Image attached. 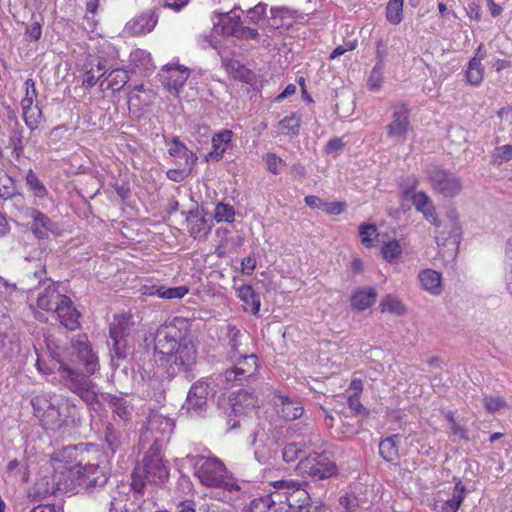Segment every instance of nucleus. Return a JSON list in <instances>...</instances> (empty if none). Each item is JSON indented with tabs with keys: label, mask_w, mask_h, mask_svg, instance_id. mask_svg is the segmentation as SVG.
Returning a JSON list of instances; mask_svg holds the SVG:
<instances>
[{
	"label": "nucleus",
	"mask_w": 512,
	"mask_h": 512,
	"mask_svg": "<svg viewBox=\"0 0 512 512\" xmlns=\"http://www.w3.org/2000/svg\"><path fill=\"white\" fill-rule=\"evenodd\" d=\"M232 136V131L228 129L216 133L212 137V150L207 154L206 160L219 161L222 159L232 141Z\"/></svg>",
	"instance_id": "25"
},
{
	"label": "nucleus",
	"mask_w": 512,
	"mask_h": 512,
	"mask_svg": "<svg viewBox=\"0 0 512 512\" xmlns=\"http://www.w3.org/2000/svg\"><path fill=\"white\" fill-rule=\"evenodd\" d=\"M482 58L483 56L473 57L468 63L466 73L467 80L470 84L475 86L479 85L483 80L484 68L481 64Z\"/></svg>",
	"instance_id": "36"
},
{
	"label": "nucleus",
	"mask_w": 512,
	"mask_h": 512,
	"mask_svg": "<svg viewBox=\"0 0 512 512\" xmlns=\"http://www.w3.org/2000/svg\"><path fill=\"white\" fill-rule=\"evenodd\" d=\"M382 312H389L396 315H401L405 312L404 304L391 295H387L380 302Z\"/></svg>",
	"instance_id": "41"
},
{
	"label": "nucleus",
	"mask_w": 512,
	"mask_h": 512,
	"mask_svg": "<svg viewBox=\"0 0 512 512\" xmlns=\"http://www.w3.org/2000/svg\"><path fill=\"white\" fill-rule=\"evenodd\" d=\"M15 193V186L13 180L5 175H0V197L4 199L11 198Z\"/></svg>",
	"instance_id": "54"
},
{
	"label": "nucleus",
	"mask_w": 512,
	"mask_h": 512,
	"mask_svg": "<svg viewBox=\"0 0 512 512\" xmlns=\"http://www.w3.org/2000/svg\"><path fill=\"white\" fill-rule=\"evenodd\" d=\"M113 412L123 421H127L131 415V408L125 399L113 397L110 399Z\"/></svg>",
	"instance_id": "45"
},
{
	"label": "nucleus",
	"mask_w": 512,
	"mask_h": 512,
	"mask_svg": "<svg viewBox=\"0 0 512 512\" xmlns=\"http://www.w3.org/2000/svg\"><path fill=\"white\" fill-rule=\"evenodd\" d=\"M154 351L177 372L191 371L198 359L195 339L190 335L186 323L177 318L157 329Z\"/></svg>",
	"instance_id": "2"
},
{
	"label": "nucleus",
	"mask_w": 512,
	"mask_h": 512,
	"mask_svg": "<svg viewBox=\"0 0 512 512\" xmlns=\"http://www.w3.org/2000/svg\"><path fill=\"white\" fill-rule=\"evenodd\" d=\"M77 449L72 459H67L68 479L73 481V493L78 486L84 488L103 487L109 475L106 467L101 466L103 454L92 444L73 446Z\"/></svg>",
	"instance_id": "4"
},
{
	"label": "nucleus",
	"mask_w": 512,
	"mask_h": 512,
	"mask_svg": "<svg viewBox=\"0 0 512 512\" xmlns=\"http://www.w3.org/2000/svg\"><path fill=\"white\" fill-rule=\"evenodd\" d=\"M158 18L151 10L141 13L130 20L125 30L128 34L133 36H141L150 33L156 26Z\"/></svg>",
	"instance_id": "21"
},
{
	"label": "nucleus",
	"mask_w": 512,
	"mask_h": 512,
	"mask_svg": "<svg viewBox=\"0 0 512 512\" xmlns=\"http://www.w3.org/2000/svg\"><path fill=\"white\" fill-rule=\"evenodd\" d=\"M387 55H388V46L382 39H379L376 42V58H377L376 65L384 66V60L387 57Z\"/></svg>",
	"instance_id": "61"
},
{
	"label": "nucleus",
	"mask_w": 512,
	"mask_h": 512,
	"mask_svg": "<svg viewBox=\"0 0 512 512\" xmlns=\"http://www.w3.org/2000/svg\"><path fill=\"white\" fill-rule=\"evenodd\" d=\"M47 349L54 363L46 366L40 358L37 368L43 374H55V379L78 395L83 401L92 403L97 399L95 383L90 379L100 368L99 358L85 336L72 339L69 347H61L54 339L47 340Z\"/></svg>",
	"instance_id": "1"
},
{
	"label": "nucleus",
	"mask_w": 512,
	"mask_h": 512,
	"mask_svg": "<svg viewBox=\"0 0 512 512\" xmlns=\"http://www.w3.org/2000/svg\"><path fill=\"white\" fill-rule=\"evenodd\" d=\"M435 239L438 246H444L448 240L457 242L461 235V226L458 222V215L455 210L447 214V219L440 220V227H436Z\"/></svg>",
	"instance_id": "19"
},
{
	"label": "nucleus",
	"mask_w": 512,
	"mask_h": 512,
	"mask_svg": "<svg viewBox=\"0 0 512 512\" xmlns=\"http://www.w3.org/2000/svg\"><path fill=\"white\" fill-rule=\"evenodd\" d=\"M42 34L41 25L39 22H33L25 32V37L30 41H37L40 39Z\"/></svg>",
	"instance_id": "62"
},
{
	"label": "nucleus",
	"mask_w": 512,
	"mask_h": 512,
	"mask_svg": "<svg viewBox=\"0 0 512 512\" xmlns=\"http://www.w3.org/2000/svg\"><path fill=\"white\" fill-rule=\"evenodd\" d=\"M466 487L461 481H458L453 490L451 497L447 499L441 506H436V512H457L461 504L466 498Z\"/></svg>",
	"instance_id": "28"
},
{
	"label": "nucleus",
	"mask_w": 512,
	"mask_h": 512,
	"mask_svg": "<svg viewBox=\"0 0 512 512\" xmlns=\"http://www.w3.org/2000/svg\"><path fill=\"white\" fill-rule=\"evenodd\" d=\"M231 412L236 417L248 416L259 407L258 398L245 390H239L230 396Z\"/></svg>",
	"instance_id": "16"
},
{
	"label": "nucleus",
	"mask_w": 512,
	"mask_h": 512,
	"mask_svg": "<svg viewBox=\"0 0 512 512\" xmlns=\"http://www.w3.org/2000/svg\"><path fill=\"white\" fill-rule=\"evenodd\" d=\"M192 168L177 166V168L169 169L167 171V177L174 182H181L192 173Z\"/></svg>",
	"instance_id": "55"
},
{
	"label": "nucleus",
	"mask_w": 512,
	"mask_h": 512,
	"mask_svg": "<svg viewBox=\"0 0 512 512\" xmlns=\"http://www.w3.org/2000/svg\"><path fill=\"white\" fill-rule=\"evenodd\" d=\"M349 408L357 415L365 413V408L360 403L358 395H351L347 399Z\"/></svg>",
	"instance_id": "63"
},
{
	"label": "nucleus",
	"mask_w": 512,
	"mask_h": 512,
	"mask_svg": "<svg viewBox=\"0 0 512 512\" xmlns=\"http://www.w3.org/2000/svg\"><path fill=\"white\" fill-rule=\"evenodd\" d=\"M421 288L432 296H438L443 291L442 274L433 269L421 270L418 274Z\"/></svg>",
	"instance_id": "22"
},
{
	"label": "nucleus",
	"mask_w": 512,
	"mask_h": 512,
	"mask_svg": "<svg viewBox=\"0 0 512 512\" xmlns=\"http://www.w3.org/2000/svg\"><path fill=\"white\" fill-rule=\"evenodd\" d=\"M281 494L278 491H272L269 495H265L253 499L250 504V512H283L284 507H280Z\"/></svg>",
	"instance_id": "23"
},
{
	"label": "nucleus",
	"mask_w": 512,
	"mask_h": 512,
	"mask_svg": "<svg viewBox=\"0 0 512 512\" xmlns=\"http://www.w3.org/2000/svg\"><path fill=\"white\" fill-rule=\"evenodd\" d=\"M383 67L382 65H375L371 71L368 79V87L372 91H378L383 83Z\"/></svg>",
	"instance_id": "52"
},
{
	"label": "nucleus",
	"mask_w": 512,
	"mask_h": 512,
	"mask_svg": "<svg viewBox=\"0 0 512 512\" xmlns=\"http://www.w3.org/2000/svg\"><path fill=\"white\" fill-rule=\"evenodd\" d=\"M510 160H512V145L505 144V145L496 147L493 150V153L491 156V163L494 166H500Z\"/></svg>",
	"instance_id": "42"
},
{
	"label": "nucleus",
	"mask_w": 512,
	"mask_h": 512,
	"mask_svg": "<svg viewBox=\"0 0 512 512\" xmlns=\"http://www.w3.org/2000/svg\"><path fill=\"white\" fill-rule=\"evenodd\" d=\"M347 208L346 202L344 201H325L323 211L329 215L342 214Z\"/></svg>",
	"instance_id": "57"
},
{
	"label": "nucleus",
	"mask_w": 512,
	"mask_h": 512,
	"mask_svg": "<svg viewBox=\"0 0 512 512\" xmlns=\"http://www.w3.org/2000/svg\"><path fill=\"white\" fill-rule=\"evenodd\" d=\"M195 476L206 487L223 489L224 501L239 498L240 486L228 474L224 464L216 457H199L194 463Z\"/></svg>",
	"instance_id": "5"
},
{
	"label": "nucleus",
	"mask_w": 512,
	"mask_h": 512,
	"mask_svg": "<svg viewBox=\"0 0 512 512\" xmlns=\"http://www.w3.org/2000/svg\"><path fill=\"white\" fill-rule=\"evenodd\" d=\"M400 441L399 435L390 436L382 440L379 444V453L381 457L389 462L396 464L399 460L398 444Z\"/></svg>",
	"instance_id": "30"
},
{
	"label": "nucleus",
	"mask_w": 512,
	"mask_h": 512,
	"mask_svg": "<svg viewBox=\"0 0 512 512\" xmlns=\"http://www.w3.org/2000/svg\"><path fill=\"white\" fill-rule=\"evenodd\" d=\"M218 19L222 23L221 31L223 34L231 35L226 31L227 26H232L233 28H242L240 16L236 14L234 11H230L223 15L219 14Z\"/></svg>",
	"instance_id": "48"
},
{
	"label": "nucleus",
	"mask_w": 512,
	"mask_h": 512,
	"mask_svg": "<svg viewBox=\"0 0 512 512\" xmlns=\"http://www.w3.org/2000/svg\"><path fill=\"white\" fill-rule=\"evenodd\" d=\"M272 486L274 491H278L281 494V502H278L280 507H283V504H285L290 509L297 510L298 512H331L330 509L325 506L318 507L309 505V495L298 481L278 480L274 481ZM348 504V497H341L339 499V505L345 512H351L347 507Z\"/></svg>",
	"instance_id": "6"
},
{
	"label": "nucleus",
	"mask_w": 512,
	"mask_h": 512,
	"mask_svg": "<svg viewBox=\"0 0 512 512\" xmlns=\"http://www.w3.org/2000/svg\"><path fill=\"white\" fill-rule=\"evenodd\" d=\"M130 63L140 73H147L153 70L151 54L143 49H136L130 54Z\"/></svg>",
	"instance_id": "32"
},
{
	"label": "nucleus",
	"mask_w": 512,
	"mask_h": 512,
	"mask_svg": "<svg viewBox=\"0 0 512 512\" xmlns=\"http://www.w3.org/2000/svg\"><path fill=\"white\" fill-rule=\"evenodd\" d=\"M418 180L415 177L407 179V186H402V200H410L416 211L435 227H440V219L431 197L424 191H416Z\"/></svg>",
	"instance_id": "8"
},
{
	"label": "nucleus",
	"mask_w": 512,
	"mask_h": 512,
	"mask_svg": "<svg viewBox=\"0 0 512 512\" xmlns=\"http://www.w3.org/2000/svg\"><path fill=\"white\" fill-rule=\"evenodd\" d=\"M25 87V97L21 101L22 113L27 109L34 108L37 105H34V101L37 97V92L35 88V82L32 79H27L24 83Z\"/></svg>",
	"instance_id": "43"
},
{
	"label": "nucleus",
	"mask_w": 512,
	"mask_h": 512,
	"mask_svg": "<svg viewBox=\"0 0 512 512\" xmlns=\"http://www.w3.org/2000/svg\"><path fill=\"white\" fill-rule=\"evenodd\" d=\"M263 160L266 163L267 170L274 175L279 174L285 166L284 160L275 153H267Z\"/></svg>",
	"instance_id": "49"
},
{
	"label": "nucleus",
	"mask_w": 512,
	"mask_h": 512,
	"mask_svg": "<svg viewBox=\"0 0 512 512\" xmlns=\"http://www.w3.org/2000/svg\"><path fill=\"white\" fill-rule=\"evenodd\" d=\"M21 297V291L15 283L0 275V305L7 307L14 304Z\"/></svg>",
	"instance_id": "29"
},
{
	"label": "nucleus",
	"mask_w": 512,
	"mask_h": 512,
	"mask_svg": "<svg viewBox=\"0 0 512 512\" xmlns=\"http://www.w3.org/2000/svg\"><path fill=\"white\" fill-rule=\"evenodd\" d=\"M256 268V258L254 256L245 257L241 262V271L243 274L251 275Z\"/></svg>",
	"instance_id": "64"
},
{
	"label": "nucleus",
	"mask_w": 512,
	"mask_h": 512,
	"mask_svg": "<svg viewBox=\"0 0 512 512\" xmlns=\"http://www.w3.org/2000/svg\"><path fill=\"white\" fill-rule=\"evenodd\" d=\"M77 416V409L70 399H60L59 402V424L60 429L74 424Z\"/></svg>",
	"instance_id": "34"
},
{
	"label": "nucleus",
	"mask_w": 512,
	"mask_h": 512,
	"mask_svg": "<svg viewBox=\"0 0 512 512\" xmlns=\"http://www.w3.org/2000/svg\"><path fill=\"white\" fill-rule=\"evenodd\" d=\"M427 176L433 190L445 197L453 198L462 190L461 179L448 170L432 167L427 171Z\"/></svg>",
	"instance_id": "12"
},
{
	"label": "nucleus",
	"mask_w": 512,
	"mask_h": 512,
	"mask_svg": "<svg viewBox=\"0 0 512 512\" xmlns=\"http://www.w3.org/2000/svg\"><path fill=\"white\" fill-rule=\"evenodd\" d=\"M404 0H389L386 6V20L392 25H399L403 20Z\"/></svg>",
	"instance_id": "37"
},
{
	"label": "nucleus",
	"mask_w": 512,
	"mask_h": 512,
	"mask_svg": "<svg viewBox=\"0 0 512 512\" xmlns=\"http://www.w3.org/2000/svg\"><path fill=\"white\" fill-rule=\"evenodd\" d=\"M213 381L209 378L200 380L192 385L183 408L191 416L202 415L207 408L208 399L215 394Z\"/></svg>",
	"instance_id": "11"
},
{
	"label": "nucleus",
	"mask_w": 512,
	"mask_h": 512,
	"mask_svg": "<svg viewBox=\"0 0 512 512\" xmlns=\"http://www.w3.org/2000/svg\"><path fill=\"white\" fill-rule=\"evenodd\" d=\"M131 330V315L119 314L114 316L110 323V337L113 340V349L118 358L125 357L127 338L131 334Z\"/></svg>",
	"instance_id": "14"
},
{
	"label": "nucleus",
	"mask_w": 512,
	"mask_h": 512,
	"mask_svg": "<svg viewBox=\"0 0 512 512\" xmlns=\"http://www.w3.org/2000/svg\"><path fill=\"white\" fill-rule=\"evenodd\" d=\"M168 475V468L163 463L160 452L150 448L144 456L142 464L133 472L132 487L135 491L140 492L145 482L162 484Z\"/></svg>",
	"instance_id": "7"
},
{
	"label": "nucleus",
	"mask_w": 512,
	"mask_h": 512,
	"mask_svg": "<svg viewBox=\"0 0 512 512\" xmlns=\"http://www.w3.org/2000/svg\"><path fill=\"white\" fill-rule=\"evenodd\" d=\"M267 5L263 3H259L255 5L253 8L248 10V19L252 23H257L261 17H263L266 13Z\"/></svg>",
	"instance_id": "58"
},
{
	"label": "nucleus",
	"mask_w": 512,
	"mask_h": 512,
	"mask_svg": "<svg viewBox=\"0 0 512 512\" xmlns=\"http://www.w3.org/2000/svg\"><path fill=\"white\" fill-rule=\"evenodd\" d=\"M159 291H160V298L181 299L189 292V288L184 285L177 286V287H170V288H165L164 286H160Z\"/></svg>",
	"instance_id": "50"
},
{
	"label": "nucleus",
	"mask_w": 512,
	"mask_h": 512,
	"mask_svg": "<svg viewBox=\"0 0 512 512\" xmlns=\"http://www.w3.org/2000/svg\"><path fill=\"white\" fill-rule=\"evenodd\" d=\"M161 76L167 89L172 93L178 94L189 77V70L187 67L177 63H169L162 68Z\"/></svg>",
	"instance_id": "15"
},
{
	"label": "nucleus",
	"mask_w": 512,
	"mask_h": 512,
	"mask_svg": "<svg viewBox=\"0 0 512 512\" xmlns=\"http://www.w3.org/2000/svg\"><path fill=\"white\" fill-rule=\"evenodd\" d=\"M359 236L361 243L365 247L371 248L374 246V240L377 236V228L373 224H362L359 227Z\"/></svg>",
	"instance_id": "46"
},
{
	"label": "nucleus",
	"mask_w": 512,
	"mask_h": 512,
	"mask_svg": "<svg viewBox=\"0 0 512 512\" xmlns=\"http://www.w3.org/2000/svg\"><path fill=\"white\" fill-rule=\"evenodd\" d=\"M299 474L313 480H324L337 474L336 464L326 454H310L297 465Z\"/></svg>",
	"instance_id": "10"
},
{
	"label": "nucleus",
	"mask_w": 512,
	"mask_h": 512,
	"mask_svg": "<svg viewBox=\"0 0 512 512\" xmlns=\"http://www.w3.org/2000/svg\"><path fill=\"white\" fill-rule=\"evenodd\" d=\"M61 325L69 330H76L79 327L80 313L73 306L71 299L67 296L60 298L55 314Z\"/></svg>",
	"instance_id": "20"
},
{
	"label": "nucleus",
	"mask_w": 512,
	"mask_h": 512,
	"mask_svg": "<svg viewBox=\"0 0 512 512\" xmlns=\"http://www.w3.org/2000/svg\"><path fill=\"white\" fill-rule=\"evenodd\" d=\"M187 224L189 232L194 238L206 235L211 229L207 220L198 214H190L187 217Z\"/></svg>",
	"instance_id": "35"
},
{
	"label": "nucleus",
	"mask_w": 512,
	"mask_h": 512,
	"mask_svg": "<svg viewBox=\"0 0 512 512\" xmlns=\"http://www.w3.org/2000/svg\"><path fill=\"white\" fill-rule=\"evenodd\" d=\"M381 253L385 260L393 262L402 254V246L397 240H389L382 245Z\"/></svg>",
	"instance_id": "40"
},
{
	"label": "nucleus",
	"mask_w": 512,
	"mask_h": 512,
	"mask_svg": "<svg viewBox=\"0 0 512 512\" xmlns=\"http://www.w3.org/2000/svg\"><path fill=\"white\" fill-rule=\"evenodd\" d=\"M77 449L64 447L56 452L47 467L41 470L40 477L29 489L28 495L32 500H42L57 493L73 494V481L68 479L67 459H72Z\"/></svg>",
	"instance_id": "3"
},
{
	"label": "nucleus",
	"mask_w": 512,
	"mask_h": 512,
	"mask_svg": "<svg viewBox=\"0 0 512 512\" xmlns=\"http://www.w3.org/2000/svg\"><path fill=\"white\" fill-rule=\"evenodd\" d=\"M221 380L227 382V384L233 385L234 383H241L243 378H240V374L237 371V366L234 364L232 369H227L223 375H221Z\"/></svg>",
	"instance_id": "60"
},
{
	"label": "nucleus",
	"mask_w": 512,
	"mask_h": 512,
	"mask_svg": "<svg viewBox=\"0 0 512 512\" xmlns=\"http://www.w3.org/2000/svg\"><path fill=\"white\" fill-rule=\"evenodd\" d=\"M107 89L112 91H120L129 80L128 72L123 69L112 70L107 77Z\"/></svg>",
	"instance_id": "38"
},
{
	"label": "nucleus",
	"mask_w": 512,
	"mask_h": 512,
	"mask_svg": "<svg viewBox=\"0 0 512 512\" xmlns=\"http://www.w3.org/2000/svg\"><path fill=\"white\" fill-rule=\"evenodd\" d=\"M41 110L38 106L34 108L27 109L22 113L23 119L26 123V125L31 129L34 130L38 127L41 119Z\"/></svg>",
	"instance_id": "51"
},
{
	"label": "nucleus",
	"mask_w": 512,
	"mask_h": 512,
	"mask_svg": "<svg viewBox=\"0 0 512 512\" xmlns=\"http://www.w3.org/2000/svg\"><path fill=\"white\" fill-rule=\"evenodd\" d=\"M26 183L36 197L43 198L47 195V189L31 169L27 172Z\"/></svg>",
	"instance_id": "44"
},
{
	"label": "nucleus",
	"mask_w": 512,
	"mask_h": 512,
	"mask_svg": "<svg viewBox=\"0 0 512 512\" xmlns=\"http://www.w3.org/2000/svg\"><path fill=\"white\" fill-rule=\"evenodd\" d=\"M59 402L55 395L44 393L31 400L34 414L46 429L60 430Z\"/></svg>",
	"instance_id": "9"
},
{
	"label": "nucleus",
	"mask_w": 512,
	"mask_h": 512,
	"mask_svg": "<svg viewBox=\"0 0 512 512\" xmlns=\"http://www.w3.org/2000/svg\"><path fill=\"white\" fill-rule=\"evenodd\" d=\"M301 117L297 113H292L279 121L280 131L286 135H297L299 132Z\"/></svg>",
	"instance_id": "39"
},
{
	"label": "nucleus",
	"mask_w": 512,
	"mask_h": 512,
	"mask_svg": "<svg viewBox=\"0 0 512 512\" xmlns=\"http://www.w3.org/2000/svg\"><path fill=\"white\" fill-rule=\"evenodd\" d=\"M235 364L240 378H243V380L248 379L258 371V361L255 354L240 353V358Z\"/></svg>",
	"instance_id": "31"
},
{
	"label": "nucleus",
	"mask_w": 512,
	"mask_h": 512,
	"mask_svg": "<svg viewBox=\"0 0 512 512\" xmlns=\"http://www.w3.org/2000/svg\"><path fill=\"white\" fill-rule=\"evenodd\" d=\"M64 295L60 294L54 285H49L37 296L36 308L41 311L51 312L55 314V308L60 302V298Z\"/></svg>",
	"instance_id": "26"
},
{
	"label": "nucleus",
	"mask_w": 512,
	"mask_h": 512,
	"mask_svg": "<svg viewBox=\"0 0 512 512\" xmlns=\"http://www.w3.org/2000/svg\"><path fill=\"white\" fill-rule=\"evenodd\" d=\"M411 130L409 109L405 104L393 107L391 122L386 126L387 137L396 144H403Z\"/></svg>",
	"instance_id": "13"
},
{
	"label": "nucleus",
	"mask_w": 512,
	"mask_h": 512,
	"mask_svg": "<svg viewBox=\"0 0 512 512\" xmlns=\"http://www.w3.org/2000/svg\"><path fill=\"white\" fill-rule=\"evenodd\" d=\"M170 156L175 160L177 166L194 168L197 162V155L190 151L184 144L177 139H173L172 145L168 149Z\"/></svg>",
	"instance_id": "24"
},
{
	"label": "nucleus",
	"mask_w": 512,
	"mask_h": 512,
	"mask_svg": "<svg viewBox=\"0 0 512 512\" xmlns=\"http://www.w3.org/2000/svg\"><path fill=\"white\" fill-rule=\"evenodd\" d=\"M273 402L276 412L284 420H296L304 413L303 404L298 399H293L282 394H275Z\"/></svg>",
	"instance_id": "17"
},
{
	"label": "nucleus",
	"mask_w": 512,
	"mask_h": 512,
	"mask_svg": "<svg viewBox=\"0 0 512 512\" xmlns=\"http://www.w3.org/2000/svg\"><path fill=\"white\" fill-rule=\"evenodd\" d=\"M26 215L31 219V231L38 239H46L50 234H56L58 232L57 224L44 213L36 209H29Z\"/></svg>",
	"instance_id": "18"
},
{
	"label": "nucleus",
	"mask_w": 512,
	"mask_h": 512,
	"mask_svg": "<svg viewBox=\"0 0 512 512\" xmlns=\"http://www.w3.org/2000/svg\"><path fill=\"white\" fill-rule=\"evenodd\" d=\"M484 406L489 412H496L507 406L505 400L501 397L486 396Z\"/></svg>",
	"instance_id": "56"
},
{
	"label": "nucleus",
	"mask_w": 512,
	"mask_h": 512,
	"mask_svg": "<svg viewBox=\"0 0 512 512\" xmlns=\"http://www.w3.org/2000/svg\"><path fill=\"white\" fill-rule=\"evenodd\" d=\"M226 31L232 34V36L242 39H257L259 35L256 29L243 26L242 28H233L232 26H227Z\"/></svg>",
	"instance_id": "53"
},
{
	"label": "nucleus",
	"mask_w": 512,
	"mask_h": 512,
	"mask_svg": "<svg viewBox=\"0 0 512 512\" xmlns=\"http://www.w3.org/2000/svg\"><path fill=\"white\" fill-rule=\"evenodd\" d=\"M237 297L243 302L246 312L257 315L260 310V298L258 294L249 285H242L236 290Z\"/></svg>",
	"instance_id": "27"
},
{
	"label": "nucleus",
	"mask_w": 512,
	"mask_h": 512,
	"mask_svg": "<svg viewBox=\"0 0 512 512\" xmlns=\"http://www.w3.org/2000/svg\"><path fill=\"white\" fill-rule=\"evenodd\" d=\"M106 439L112 451H115L121 444V435L115 430L113 425L108 426Z\"/></svg>",
	"instance_id": "59"
},
{
	"label": "nucleus",
	"mask_w": 512,
	"mask_h": 512,
	"mask_svg": "<svg viewBox=\"0 0 512 512\" xmlns=\"http://www.w3.org/2000/svg\"><path fill=\"white\" fill-rule=\"evenodd\" d=\"M235 211L234 208L225 203H218L215 207L214 217L217 222H228L234 221Z\"/></svg>",
	"instance_id": "47"
},
{
	"label": "nucleus",
	"mask_w": 512,
	"mask_h": 512,
	"mask_svg": "<svg viewBox=\"0 0 512 512\" xmlns=\"http://www.w3.org/2000/svg\"><path fill=\"white\" fill-rule=\"evenodd\" d=\"M376 295L372 287L360 289L352 296L351 304L357 310H365L375 303Z\"/></svg>",
	"instance_id": "33"
}]
</instances>
